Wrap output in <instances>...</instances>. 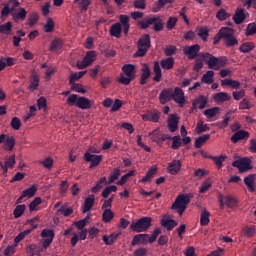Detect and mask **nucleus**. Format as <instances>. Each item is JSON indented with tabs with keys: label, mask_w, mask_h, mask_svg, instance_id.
<instances>
[{
	"label": "nucleus",
	"mask_w": 256,
	"mask_h": 256,
	"mask_svg": "<svg viewBox=\"0 0 256 256\" xmlns=\"http://www.w3.org/2000/svg\"><path fill=\"white\" fill-rule=\"evenodd\" d=\"M203 61L208 65V69H214V71H219V69L227 65V57H215L211 53H201L199 54Z\"/></svg>",
	"instance_id": "f257e3e1"
},
{
	"label": "nucleus",
	"mask_w": 256,
	"mask_h": 256,
	"mask_svg": "<svg viewBox=\"0 0 256 256\" xmlns=\"http://www.w3.org/2000/svg\"><path fill=\"white\" fill-rule=\"evenodd\" d=\"M138 49L135 52V57H145L147 55V51L151 49V36L149 34L142 35L138 42Z\"/></svg>",
	"instance_id": "20e7f679"
},
{
	"label": "nucleus",
	"mask_w": 256,
	"mask_h": 256,
	"mask_svg": "<svg viewBox=\"0 0 256 256\" xmlns=\"http://www.w3.org/2000/svg\"><path fill=\"white\" fill-rule=\"evenodd\" d=\"M211 139V135L210 134H204L198 138H196L195 140V148L196 149H201V147H203V145H205L206 141H209Z\"/></svg>",
	"instance_id": "ea45409f"
},
{
	"label": "nucleus",
	"mask_w": 256,
	"mask_h": 256,
	"mask_svg": "<svg viewBox=\"0 0 256 256\" xmlns=\"http://www.w3.org/2000/svg\"><path fill=\"white\" fill-rule=\"evenodd\" d=\"M93 205H95V195H90L87 197L83 204V213H88L90 209H93Z\"/></svg>",
	"instance_id": "c9c22d12"
},
{
	"label": "nucleus",
	"mask_w": 256,
	"mask_h": 256,
	"mask_svg": "<svg viewBox=\"0 0 256 256\" xmlns=\"http://www.w3.org/2000/svg\"><path fill=\"white\" fill-rule=\"evenodd\" d=\"M243 139H249V133L245 130H238L231 136L230 141L237 143L238 141H243Z\"/></svg>",
	"instance_id": "393cba45"
},
{
	"label": "nucleus",
	"mask_w": 256,
	"mask_h": 256,
	"mask_svg": "<svg viewBox=\"0 0 256 256\" xmlns=\"http://www.w3.org/2000/svg\"><path fill=\"white\" fill-rule=\"evenodd\" d=\"M199 51H201V46L199 44L186 46L183 49L184 55H186V57H188V59H190V60H193L196 57H198L199 56Z\"/></svg>",
	"instance_id": "f8f14e48"
},
{
	"label": "nucleus",
	"mask_w": 256,
	"mask_h": 256,
	"mask_svg": "<svg viewBox=\"0 0 256 256\" xmlns=\"http://www.w3.org/2000/svg\"><path fill=\"white\" fill-rule=\"evenodd\" d=\"M69 107H78V109H91V100L77 94H71L66 100Z\"/></svg>",
	"instance_id": "7ed1b4c3"
},
{
	"label": "nucleus",
	"mask_w": 256,
	"mask_h": 256,
	"mask_svg": "<svg viewBox=\"0 0 256 256\" xmlns=\"http://www.w3.org/2000/svg\"><path fill=\"white\" fill-rule=\"evenodd\" d=\"M213 100L218 105H221V103H225V101H231V96L227 92H218L213 95Z\"/></svg>",
	"instance_id": "a878e982"
},
{
	"label": "nucleus",
	"mask_w": 256,
	"mask_h": 256,
	"mask_svg": "<svg viewBox=\"0 0 256 256\" xmlns=\"http://www.w3.org/2000/svg\"><path fill=\"white\" fill-rule=\"evenodd\" d=\"M151 77V68L147 63L142 64L141 75H140V85H147V81H149Z\"/></svg>",
	"instance_id": "2eb2a0df"
},
{
	"label": "nucleus",
	"mask_w": 256,
	"mask_h": 256,
	"mask_svg": "<svg viewBox=\"0 0 256 256\" xmlns=\"http://www.w3.org/2000/svg\"><path fill=\"white\" fill-rule=\"evenodd\" d=\"M149 234H137L133 237L131 245L135 247L136 245H147L149 243Z\"/></svg>",
	"instance_id": "412c9836"
},
{
	"label": "nucleus",
	"mask_w": 256,
	"mask_h": 256,
	"mask_svg": "<svg viewBox=\"0 0 256 256\" xmlns=\"http://www.w3.org/2000/svg\"><path fill=\"white\" fill-rule=\"evenodd\" d=\"M207 97L204 95L199 96L198 98L195 99V101L192 103L194 109H205L207 107Z\"/></svg>",
	"instance_id": "c85d7f7f"
},
{
	"label": "nucleus",
	"mask_w": 256,
	"mask_h": 256,
	"mask_svg": "<svg viewBox=\"0 0 256 256\" xmlns=\"http://www.w3.org/2000/svg\"><path fill=\"white\" fill-rule=\"evenodd\" d=\"M63 49V40L60 38H55L54 40L51 41L50 43V51L53 53L57 51H61Z\"/></svg>",
	"instance_id": "4c0bfd02"
},
{
	"label": "nucleus",
	"mask_w": 256,
	"mask_h": 256,
	"mask_svg": "<svg viewBox=\"0 0 256 256\" xmlns=\"http://www.w3.org/2000/svg\"><path fill=\"white\" fill-rule=\"evenodd\" d=\"M197 31H198V37H200L202 41H207V38L209 37V28L200 27L197 29Z\"/></svg>",
	"instance_id": "4d7b16f0"
},
{
	"label": "nucleus",
	"mask_w": 256,
	"mask_h": 256,
	"mask_svg": "<svg viewBox=\"0 0 256 256\" xmlns=\"http://www.w3.org/2000/svg\"><path fill=\"white\" fill-rule=\"evenodd\" d=\"M256 33V24L254 22L249 23L245 30L246 37H251V35H255Z\"/></svg>",
	"instance_id": "e2e57ef3"
},
{
	"label": "nucleus",
	"mask_w": 256,
	"mask_h": 256,
	"mask_svg": "<svg viewBox=\"0 0 256 256\" xmlns=\"http://www.w3.org/2000/svg\"><path fill=\"white\" fill-rule=\"evenodd\" d=\"M256 233L254 226H245L242 228L241 237H247L248 239H251Z\"/></svg>",
	"instance_id": "a19ab883"
},
{
	"label": "nucleus",
	"mask_w": 256,
	"mask_h": 256,
	"mask_svg": "<svg viewBox=\"0 0 256 256\" xmlns=\"http://www.w3.org/2000/svg\"><path fill=\"white\" fill-rule=\"evenodd\" d=\"M113 217H115L113 211H111V209H105L102 214V221L104 223H110Z\"/></svg>",
	"instance_id": "864d4df0"
},
{
	"label": "nucleus",
	"mask_w": 256,
	"mask_h": 256,
	"mask_svg": "<svg viewBox=\"0 0 256 256\" xmlns=\"http://www.w3.org/2000/svg\"><path fill=\"white\" fill-rule=\"evenodd\" d=\"M120 176H121V169L120 168H115L110 174V177L108 179V183H115V181H117Z\"/></svg>",
	"instance_id": "6e6d98bb"
},
{
	"label": "nucleus",
	"mask_w": 256,
	"mask_h": 256,
	"mask_svg": "<svg viewBox=\"0 0 256 256\" xmlns=\"http://www.w3.org/2000/svg\"><path fill=\"white\" fill-rule=\"evenodd\" d=\"M213 183L211 182V179H206L200 186L199 193H207L209 189H211Z\"/></svg>",
	"instance_id": "680f3d73"
},
{
	"label": "nucleus",
	"mask_w": 256,
	"mask_h": 256,
	"mask_svg": "<svg viewBox=\"0 0 256 256\" xmlns=\"http://www.w3.org/2000/svg\"><path fill=\"white\" fill-rule=\"evenodd\" d=\"M172 99L175 103H178L179 107H183L185 105V92H183V89L179 87L174 88Z\"/></svg>",
	"instance_id": "4468645a"
},
{
	"label": "nucleus",
	"mask_w": 256,
	"mask_h": 256,
	"mask_svg": "<svg viewBox=\"0 0 256 256\" xmlns=\"http://www.w3.org/2000/svg\"><path fill=\"white\" fill-rule=\"evenodd\" d=\"M133 7L134 9H140L143 11L147 9V3H145V0H134Z\"/></svg>",
	"instance_id": "338daca9"
},
{
	"label": "nucleus",
	"mask_w": 256,
	"mask_h": 256,
	"mask_svg": "<svg viewBox=\"0 0 256 256\" xmlns=\"http://www.w3.org/2000/svg\"><path fill=\"white\" fill-rule=\"evenodd\" d=\"M232 167H236L240 173H245L251 169V159L248 157L237 159L232 163Z\"/></svg>",
	"instance_id": "9d476101"
},
{
	"label": "nucleus",
	"mask_w": 256,
	"mask_h": 256,
	"mask_svg": "<svg viewBox=\"0 0 256 256\" xmlns=\"http://www.w3.org/2000/svg\"><path fill=\"white\" fill-rule=\"evenodd\" d=\"M35 193H37V186L33 185L22 192L21 196L16 200V203H23V199H25V197L31 199V197H33Z\"/></svg>",
	"instance_id": "6ab92c4d"
},
{
	"label": "nucleus",
	"mask_w": 256,
	"mask_h": 256,
	"mask_svg": "<svg viewBox=\"0 0 256 256\" xmlns=\"http://www.w3.org/2000/svg\"><path fill=\"white\" fill-rule=\"evenodd\" d=\"M181 160H173L168 164L167 171L170 175H177L181 171Z\"/></svg>",
	"instance_id": "5701e85b"
},
{
	"label": "nucleus",
	"mask_w": 256,
	"mask_h": 256,
	"mask_svg": "<svg viewBox=\"0 0 256 256\" xmlns=\"http://www.w3.org/2000/svg\"><path fill=\"white\" fill-rule=\"evenodd\" d=\"M153 71L155 73V76L153 77V81L155 83H159L161 81V78L163 77V72L161 71V64L159 62H154Z\"/></svg>",
	"instance_id": "f704fd0d"
},
{
	"label": "nucleus",
	"mask_w": 256,
	"mask_h": 256,
	"mask_svg": "<svg viewBox=\"0 0 256 256\" xmlns=\"http://www.w3.org/2000/svg\"><path fill=\"white\" fill-rule=\"evenodd\" d=\"M219 107H213L210 109H206L204 110V115L205 117H207V119H213V117H216L217 115H219Z\"/></svg>",
	"instance_id": "de8ad7c7"
},
{
	"label": "nucleus",
	"mask_w": 256,
	"mask_h": 256,
	"mask_svg": "<svg viewBox=\"0 0 256 256\" xmlns=\"http://www.w3.org/2000/svg\"><path fill=\"white\" fill-rule=\"evenodd\" d=\"M96 58H97V53L95 51H88L85 57L83 58V60L78 61L76 63V67H78V69H87L89 65H93Z\"/></svg>",
	"instance_id": "6e6552de"
},
{
	"label": "nucleus",
	"mask_w": 256,
	"mask_h": 256,
	"mask_svg": "<svg viewBox=\"0 0 256 256\" xmlns=\"http://www.w3.org/2000/svg\"><path fill=\"white\" fill-rule=\"evenodd\" d=\"M157 175V167L150 168L146 175L140 180V183H147L150 179H153Z\"/></svg>",
	"instance_id": "79ce46f5"
},
{
	"label": "nucleus",
	"mask_w": 256,
	"mask_h": 256,
	"mask_svg": "<svg viewBox=\"0 0 256 256\" xmlns=\"http://www.w3.org/2000/svg\"><path fill=\"white\" fill-rule=\"evenodd\" d=\"M173 99V89L172 88H165L161 91L159 94V101L161 105H165L166 103H169Z\"/></svg>",
	"instance_id": "a211bd4d"
},
{
	"label": "nucleus",
	"mask_w": 256,
	"mask_h": 256,
	"mask_svg": "<svg viewBox=\"0 0 256 256\" xmlns=\"http://www.w3.org/2000/svg\"><path fill=\"white\" fill-rule=\"evenodd\" d=\"M218 201L220 203V209H225V205L230 209L237 207V199L232 195L223 196V194H219Z\"/></svg>",
	"instance_id": "1a4fd4ad"
},
{
	"label": "nucleus",
	"mask_w": 256,
	"mask_h": 256,
	"mask_svg": "<svg viewBox=\"0 0 256 256\" xmlns=\"http://www.w3.org/2000/svg\"><path fill=\"white\" fill-rule=\"evenodd\" d=\"M143 121H151L152 123H159L161 119V112L157 110L148 111L146 114L142 115Z\"/></svg>",
	"instance_id": "f3484780"
},
{
	"label": "nucleus",
	"mask_w": 256,
	"mask_h": 256,
	"mask_svg": "<svg viewBox=\"0 0 256 256\" xmlns=\"http://www.w3.org/2000/svg\"><path fill=\"white\" fill-rule=\"evenodd\" d=\"M37 21H39V14L37 12H32L28 18L27 25H29V27H34L37 24Z\"/></svg>",
	"instance_id": "13d9d810"
},
{
	"label": "nucleus",
	"mask_w": 256,
	"mask_h": 256,
	"mask_svg": "<svg viewBox=\"0 0 256 256\" xmlns=\"http://www.w3.org/2000/svg\"><path fill=\"white\" fill-rule=\"evenodd\" d=\"M31 73L29 89L31 91H37V88L39 87V75H37L35 70H32Z\"/></svg>",
	"instance_id": "c756f323"
},
{
	"label": "nucleus",
	"mask_w": 256,
	"mask_h": 256,
	"mask_svg": "<svg viewBox=\"0 0 256 256\" xmlns=\"http://www.w3.org/2000/svg\"><path fill=\"white\" fill-rule=\"evenodd\" d=\"M4 143V150L5 151H13L15 147V137L7 136L5 134L0 135V145Z\"/></svg>",
	"instance_id": "ddd939ff"
},
{
	"label": "nucleus",
	"mask_w": 256,
	"mask_h": 256,
	"mask_svg": "<svg viewBox=\"0 0 256 256\" xmlns=\"http://www.w3.org/2000/svg\"><path fill=\"white\" fill-rule=\"evenodd\" d=\"M208 158L214 161L218 169H221L223 167V161H225V156H209Z\"/></svg>",
	"instance_id": "052dcab7"
},
{
	"label": "nucleus",
	"mask_w": 256,
	"mask_h": 256,
	"mask_svg": "<svg viewBox=\"0 0 256 256\" xmlns=\"http://www.w3.org/2000/svg\"><path fill=\"white\" fill-rule=\"evenodd\" d=\"M57 212L61 213L64 217H70V215H73V208L69 207L67 204H63Z\"/></svg>",
	"instance_id": "c03bdc74"
},
{
	"label": "nucleus",
	"mask_w": 256,
	"mask_h": 256,
	"mask_svg": "<svg viewBox=\"0 0 256 256\" xmlns=\"http://www.w3.org/2000/svg\"><path fill=\"white\" fill-rule=\"evenodd\" d=\"M224 44L227 47H235V45H239V40L235 38V30H233V28L225 27Z\"/></svg>",
	"instance_id": "0eeeda50"
},
{
	"label": "nucleus",
	"mask_w": 256,
	"mask_h": 256,
	"mask_svg": "<svg viewBox=\"0 0 256 256\" xmlns=\"http://www.w3.org/2000/svg\"><path fill=\"white\" fill-rule=\"evenodd\" d=\"M167 125L170 133H175L179 129V117L177 114H170L167 120Z\"/></svg>",
	"instance_id": "dca6fc26"
},
{
	"label": "nucleus",
	"mask_w": 256,
	"mask_h": 256,
	"mask_svg": "<svg viewBox=\"0 0 256 256\" xmlns=\"http://www.w3.org/2000/svg\"><path fill=\"white\" fill-rule=\"evenodd\" d=\"M161 225L164 227V229H167L168 231H173L179 223H177L174 219L169 218V216L164 215L161 219Z\"/></svg>",
	"instance_id": "aec40b11"
},
{
	"label": "nucleus",
	"mask_w": 256,
	"mask_h": 256,
	"mask_svg": "<svg viewBox=\"0 0 256 256\" xmlns=\"http://www.w3.org/2000/svg\"><path fill=\"white\" fill-rule=\"evenodd\" d=\"M191 203V198L187 194H180L175 199L174 203L171 206V209L176 211L180 216L185 213V209H187V205Z\"/></svg>",
	"instance_id": "39448f33"
},
{
	"label": "nucleus",
	"mask_w": 256,
	"mask_h": 256,
	"mask_svg": "<svg viewBox=\"0 0 256 256\" xmlns=\"http://www.w3.org/2000/svg\"><path fill=\"white\" fill-rule=\"evenodd\" d=\"M253 49H255V44L253 42H244L239 47V51L241 53H250V51H253Z\"/></svg>",
	"instance_id": "09e8293b"
},
{
	"label": "nucleus",
	"mask_w": 256,
	"mask_h": 256,
	"mask_svg": "<svg viewBox=\"0 0 256 256\" xmlns=\"http://www.w3.org/2000/svg\"><path fill=\"white\" fill-rule=\"evenodd\" d=\"M26 206L25 204L17 205L13 211L14 219H19L25 213Z\"/></svg>",
	"instance_id": "3c124183"
},
{
	"label": "nucleus",
	"mask_w": 256,
	"mask_h": 256,
	"mask_svg": "<svg viewBox=\"0 0 256 256\" xmlns=\"http://www.w3.org/2000/svg\"><path fill=\"white\" fill-rule=\"evenodd\" d=\"M14 166H15V155L6 157V160L2 166V170H3L2 174L7 175V171H9V169H13Z\"/></svg>",
	"instance_id": "cd10ccee"
},
{
	"label": "nucleus",
	"mask_w": 256,
	"mask_h": 256,
	"mask_svg": "<svg viewBox=\"0 0 256 256\" xmlns=\"http://www.w3.org/2000/svg\"><path fill=\"white\" fill-rule=\"evenodd\" d=\"M151 223H153V218L142 217L136 222H132L130 224V229L131 231H134V233H145V231L151 227Z\"/></svg>",
	"instance_id": "423d86ee"
},
{
	"label": "nucleus",
	"mask_w": 256,
	"mask_h": 256,
	"mask_svg": "<svg viewBox=\"0 0 256 256\" xmlns=\"http://www.w3.org/2000/svg\"><path fill=\"white\" fill-rule=\"evenodd\" d=\"M44 251L45 250H43L42 247L37 246L35 244H31L29 246V253L31 256H35V255L41 256V253H43Z\"/></svg>",
	"instance_id": "603ef678"
},
{
	"label": "nucleus",
	"mask_w": 256,
	"mask_h": 256,
	"mask_svg": "<svg viewBox=\"0 0 256 256\" xmlns=\"http://www.w3.org/2000/svg\"><path fill=\"white\" fill-rule=\"evenodd\" d=\"M53 163L54 160L51 157H47L45 160L40 161L39 164L43 165V167H45V169H53Z\"/></svg>",
	"instance_id": "0e129e2a"
},
{
	"label": "nucleus",
	"mask_w": 256,
	"mask_h": 256,
	"mask_svg": "<svg viewBox=\"0 0 256 256\" xmlns=\"http://www.w3.org/2000/svg\"><path fill=\"white\" fill-rule=\"evenodd\" d=\"M121 234L117 233V234H111L110 236L104 235L102 237V241H104L105 245H113L115 243V241H117V239L119 238Z\"/></svg>",
	"instance_id": "37998d69"
},
{
	"label": "nucleus",
	"mask_w": 256,
	"mask_h": 256,
	"mask_svg": "<svg viewBox=\"0 0 256 256\" xmlns=\"http://www.w3.org/2000/svg\"><path fill=\"white\" fill-rule=\"evenodd\" d=\"M209 129V125L205 124L203 120H199L196 124L197 135H201V133H206V131H209Z\"/></svg>",
	"instance_id": "49530a36"
},
{
	"label": "nucleus",
	"mask_w": 256,
	"mask_h": 256,
	"mask_svg": "<svg viewBox=\"0 0 256 256\" xmlns=\"http://www.w3.org/2000/svg\"><path fill=\"white\" fill-rule=\"evenodd\" d=\"M10 127H12L14 131H19V129H21V120L18 117H13L10 122Z\"/></svg>",
	"instance_id": "69168bd1"
},
{
	"label": "nucleus",
	"mask_w": 256,
	"mask_h": 256,
	"mask_svg": "<svg viewBox=\"0 0 256 256\" xmlns=\"http://www.w3.org/2000/svg\"><path fill=\"white\" fill-rule=\"evenodd\" d=\"M172 149L177 151L181 147V136L172 137Z\"/></svg>",
	"instance_id": "774afa93"
},
{
	"label": "nucleus",
	"mask_w": 256,
	"mask_h": 256,
	"mask_svg": "<svg viewBox=\"0 0 256 256\" xmlns=\"http://www.w3.org/2000/svg\"><path fill=\"white\" fill-rule=\"evenodd\" d=\"M221 87H231L232 89H239L241 87V82L226 78L224 80H221Z\"/></svg>",
	"instance_id": "7c9ffc66"
},
{
	"label": "nucleus",
	"mask_w": 256,
	"mask_h": 256,
	"mask_svg": "<svg viewBox=\"0 0 256 256\" xmlns=\"http://www.w3.org/2000/svg\"><path fill=\"white\" fill-rule=\"evenodd\" d=\"M231 115H233V111H228L224 116L222 121H218L213 125L218 127V129H227L229 127V121H231Z\"/></svg>",
	"instance_id": "4be33fe9"
},
{
	"label": "nucleus",
	"mask_w": 256,
	"mask_h": 256,
	"mask_svg": "<svg viewBox=\"0 0 256 256\" xmlns=\"http://www.w3.org/2000/svg\"><path fill=\"white\" fill-rule=\"evenodd\" d=\"M123 29L121 28V23L117 22L110 27L111 37H116V39H121V33Z\"/></svg>",
	"instance_id": "473e14b6"
},
{
	"label": "nucleus",
	"mask_w": 256,
	"mask_h": 256,
	"mask_svg": "<svg viewBox=\"0 0 256 256\" xmlns=\"http://www.w3.org/2000/svg\"><path fill=\"white\" fill-rule=\"evenodd\" d=\"M160 65L162 69H166L167 71H169L173 69L175 65V59H173V57L165 58L161 60Z\"/></svg>",
	"instance_id": "58836bf2"
},
{
	"label": "nucleus",
	"mask_w": 256,
	"mask_h": 256,
	"mask_svg": "<svg viewBox=\"0 0 256 256\" xmlns=\"http://www.w3.org/2000/svg\"><path fill=\"white\" fill-rule=\"evenodd\" d=\"M151 25H153V30L156 31V33L163 31V20L159 16L146 17L138 22L140 29H149Z\"/></svg>",
	"instance_id": "f03ea898"
},
{
	"label": "nucleus",
	"mask_w": 256,
	"mask_h": 256,
	"mask_svg": "<svg viewBox=\"0 0 256 256\" xmlns=\"http://www.w3.org/2000/svg\"><path fill=\"white\" fill-rule=\"evenodd\" d=\"M232 19L236 25H241V23H243V21L247 19V16L245 15V9L243 8L236 9Z\"/></svg>",
	"instance_id": "b1692460"
},
{
	"label": "nucleus",
	"mask_w": 256,
	"mask_h": 256,
	"mask_svg": "<svg viewBox=\"0 0 256 256\" xmlns=\"http://www.w3.org/2000/svg\"><path fill=\"white\" fill-rule=\"evenodd\" d=\"M122 71H123L124 75H126V77H130L131 79H135V73H137V71H135V65L125 64L122 67Z\"/></svg>",
	"instance_id": "2f4dec72"
},
{
	"label": "nucleus",
	"mask_w": 256,
	"mask_h": 256,
	"mask_svg": "<svg viewBox=\"0 0 256 256\" xmlns=\"http://www.w3.org/2000/svg\"><path fill=\"white\" fill-rule=\"evenodd\" d=\"M12 29L13 23L11 21H8L5 24L0 25V33H3L4 35H10Z\"/></svg>",
	"instance_id": "8fccbe9b"
},
{
	"label": "nucleus",
	"mask_w": 256,
	"mask_h": 256,
	"mask_svg": "<svg viewBox=\"0 0 256 256\" xmlns=\"http://www.w3.org/2000/svg\"><path fill=\"white\" fill-rule=\"evenodd\" d=\"M211 214L209 213V211H207L206 209H204L202 212H201V215H200V225L202 227H206V225H209V222H210V219H209V216Z\"/></svg>",
	"instance_id": "a18cd8bd"
},
{
	"label": "nucleus",
	"mask_w": 256,
	"mask_h": 256,
	"mask_svg": "<svg viewBox=\"0 0 256 256\" xmlns=\"http://www.w3.org/2000/svg\"><path fill=\"white\" fill-rule=\"evenodd\" d=\"M74 3L79 5L81 11H87L91 5V0H74Z\"/></svg>",
	"instance_id": "bf43d9fd"
},
{
	"label": "nucleus",
	"mask_w": 256,
	"mask_h": 256,
	"mask_svg": "<svg viewBox=\"0 0 256 256\" xmlns=\"http://www.w3.org/2000/svg\"><path fill=\"white\" fill-rule=\"evenodd\" d=\"M215 77V72L213 70H208L205 74L202 76V83H205L206 85H213Z\"/></svg>",
	"instance_id": "e433bc0d"
},
{
	"label": "nucleus",
	"mask_w": 256,
	"mask_h": 256,
	"mask_svg": "<svg viewBox=\"0 0 256 256\" xmlns=\"http://www.w3.org/2000/svg\"><path fill=\"white\" fill-rule=\"evenodd\" d=\"M255 174H250L244 178V183L250 193H255Z\"/></svg>",
	"instance_id": "bb28decb"
},
{
	"label": "nucleus",
	"mask_w": 256,
	"mask_h": 256,
	"mask_svg": "<svg viewBox=\"0 0 256 256\" xmlns=\"http://www.w3.org/2000/svg\"><path fill=\"white\" fill-rule=\"evenodd\" d=\"M231 17V14L225 11V9L221 8L217 13H216V19L218 21H226V19H229Z\"/></svg>",
	"instance_id": "5fc2aeb1"
},
{
	"label": "nucleus",
	"mask_w": 256,
	"mask_h": 256,
	"mask_svg": "<svg viewBox=\"0 0 256 256\" xmlns=\"http://www.w3.org/2000/svg\"><path fill=\"white\" fill-rule=\"evenodd\" d=\"M84 161L90 163V169H94V167H98V165L101 164V161H103V155H95L86 152L84 154Z\"/></svg>",
	"instance_id": "9b49d317"
},
{
	"label": "nucleus",
	"mask_w": 256,
	"mask_h": 256,
	"mask_svg": "<svg viewBox=\"0 0 256 256\" xmlns=\"http://www.w3.org/2000/svg\"><path fill=\"white\" fill-rule=\"evenodd\" d=\"M12 17L16 23L25 21V19H27V10H25V8H19L18 12L12 13Z\"/></svg>",
	"instance_id": "72a5a7b5"
}]
</instances>
